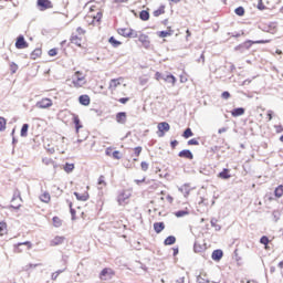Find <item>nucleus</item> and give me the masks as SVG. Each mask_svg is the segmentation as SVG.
<instances>
[{
  "mask_svg": "<svg viewBox=\"0 0 283 283\" xmlns=\"http://www.w3.org/2000/svg\"><path fill=\"white\" fill-rule=\"evenodd\" d=\"M86 8H88V12L84 17V24L85 25H101L103 21V13L104 11L101 9L98 3H87Z\"/></svg>",
  "mask_w": 283,
  "mask_h": 283,
  "instance_id": "nucleus-1",
  "label": "nucleus"
},
{
  "mask_svg": "<svg viewBox=\"0 0 283 283\" xmlns=\"http://www.w3.org/2000/svg\"><path fill=\"white\" fill-rule=\"evenodd\" d=\"M72 85L76 90H81V87H85L87 85V80L85 78V75L83 72L77 71L73 75Z\"/></svg>",
  "mask_w": 283,
  "mask_h": 283,
  "instance_id": "nucleus-2",
  "label": "nucleus"
},
{
  "mask_svg": "<svg viewBox=\"0 0 283 283\" xmlns=\"http://www.w3.org/2000/svg\"><path fill=\"white\" fill-rule=\"evenodd\" d=\"M282 0H259L258 10H275Z\"/></svg>",
  "mask_w": 283,
  "mask_h": 283,
  "instance_id": "nucleus-3",
  "label": "nucleus"
},
{
  "mask_svg": "<svg viewBox=\"0 0 283 283\" xmlns=\"http://www.w3.org/2000/svg\"><path fill=\"white\" fill-rule=\"evenodd\" d=\"M70 42L77 48H82L83 50L87 49V36L85 35L73 34L70 38Z\"/></svg>",
  "mask_w": 283,
  "mask_h": 283,
  "instance_id": "nucleus-4",
  "label": "nucleus"
},
{
  "mask_svg": "<svg viewBox=\"0 0 283 283\" xmlns=\"http://www.w3.org/2000/svg\"><path fill=\"white\" fill-rule=\"evenodd\" d=\"M132 198V190H123L117 196V202L120 207L129 205V199Z\"/></svg>",
  "mask_w": 283,
  "mask_h": 283,
  "instance_id": "nucleus-5",
  "label": "nucleus"
},
{
  "mask_svg": "<svg viewBox=\"0 0 283 283\" xmlns=\"http://www.w3.org/2000/svg\"><path fill=\"white\" fill-rule=\"evenodd\" d=\"M125 77L112 78L108 83V92H111V94H116V90L123 85Z\"/></svg>",
  "mask_w": 283,
  "mask_h": 283,
  "instance_id": "nucleus-6",
  "label": "nucleus"
},
{
  "mask_svg": "<svg viewBox=\"0 0 283 283\" xmlns=\"http://www.w3.org/2000/svg\"><path fill=\"white\" fill-rule=\"evenodd\" d=\"M118 34L120 36H124L125 39H138V32H136L134 29L124 28L117 30Z\"/></svg>",
  "mask_w": 283,
  "mask_h": 283,
  "instance_id": "nucleus-7",
  "label": "nucleus"
},
{
  "mask_svg": "<svg viewBox=\"0 0 283 283\" xmlns=\"http://www.w3.org/2000/svg\"><path fill=\"white\" fill-rule=\"evenodd\" d=\"M114 275H116V271H114V269L104 268L99 272V280H102V282H106V280H112V277H114Z\"/></svg>",
  "mask_w": 283,
  "mask_h": 283,
  "instance_id": "nucleus-8",
  "label": "nucleus"
},
{
  "mask_svg": "<svg viewBox=\"0 0 283 283\" xmlns=\"http://www.w3.org/2000/svg\"><path fill=\"white\" fill-rule=\"evenodd\" d=\"M52 105H54V102H52V99L49 97H44V98L40 99L39 102H36V104H35L38 109H50V107H52Z\"/></svg>",
  "mask_w": 283,
  "mask_h": 283,
  "instance_id": "nucleus-9",
  "label": "nucleus"
},
{
  "mask_svg": "<svg viewBox=\"0 0 283 283\" xmlns=\"http://www.w3.org/2000/svg\"><path fill=\"white\" fill-rule=\"evenodd\" d=\"M157 128H158L157 135L159 136V138H163L165 134H167V132L171 129V126H169V123L167 122H161L157 125Z\"/></svg>",
  "mask_w": 283,
  "mask_h": 283,
  "instance_id": "nucleus-10",
  "label": "nucleus"
},
{
  "mask_svg": "<svg viewBox=\"0 0 283 283\" xmlns=\"http://www.w3.org/2000/svg\"><path fill=\"white\" fill-rule=\"evenodd\" d=\"M139 43H142L143 48L146 50H149L151 48V40H149V35L145 33H140L139 35L137 34Z\"/></svg>",
  "mask_w": 283,
  "mask_h": 283,
  "instance_id": "nucleus-11",
  "label": "nucleus"
},
{
  "mask_svg": "<svg viewBox=\"0 0 283 283\" xmlns=\"http://www.w3.org/2000/svg\"><path fill=\"white\" fill-rule=\"evenodd\" d=\"M15 48L17 50H25L30 48V43L25 41V38L23 35H19L15 40Z\"/></svg>",
  "mask_w": 283,
  "mask_h": 283,
  "instance_id": "nucleus-12",
  "label": "nucleus"
},
{
  "mask_svg": "<svg viewBox=\"0 0 283 283\" xmlns=\"http://www.w3.org/2000/svg\"><path fill=\"white\" fill-rule=\"evenodd\" d=\"M263 32H268L269 34H275L277 32V23L270 22L263 27Z\"/></svg>",
  "mask_w": 283,
  "mask_h": 283,
  "instance_id": "nucleus-13",
  "label": "nucleus"
},
{
  "mask_svg": "<svg viewBox=\"0 0 283 283\" xmlns=\"http://www.w3.org/2000/svg\"><path fill=\"white\" fill-rule=\"evenodd\" d=\"M65 242V237L56 235L50 241V247H61Z\"/></svg>",
  "mask_w": 283,
  "mask_h": 283,
  "instance_id": "nucleus-14",
  "label": "nucleus"
},
{
  "mask_svg": "<svg viewBox=\"0 0 283 283\" xmlns=\"http://www.w3.org/2000/svg\"><path fill=\"white\" fill-rule=\"evenodd\" d=\"M115 120L119 125H125L127 123V113L126 112H119L115 115Z\"/></svg>",
  "mask_w": 283,
  "mask_h": 283,
  "instance_id": "nucleus-15",
  "label": "nucleus"
},
{
  "mask_svg": "<svg viewBox=\"0 0 283 283\" xmlns=\"http://www.w3.org/2000/svg\"><path fill=\"white\" fill-rule=\"evenodd\" d=\"M74 196L77 198V200H81L82 202L90 200V193L87 192V190L75 191Z\"/></svg>",
  "mask_w": 283,
  "mask_h": 283,
  "instance_id": "nucleus-16",
  "label": "nucleus"
},
{
  "mask_svg": "<svg viewBox=\"0 0 283 283\" xmlns=\"http://www.w3.org/2000/svg\"><path fill=\"white\" fill-rule=\"evenodd\" d=\"M38 6L40 8V10H50L51 8H53L52 6V1L50 0H38Z\"/></svg>",
  "mask_w": 283,
  "mask_h": 283,
  "instance_id": "nucleus-17",
  "label": "nucleus"
},
{
  "mask_svg": "<svg viewBox=\"0 0 283 283\" xmlns=\"http://www.w3.org/2000/svg\"><path fill=\"white\" fill-rule=\"evenodd\" d=\"M21 247H27V249H32V243L30 241L18 243L17 245H14V253H23V250H21Z\"/></svg>",
  "mask_w": 283,
  "mask_h": 283,
  "instance_id": "nucleus-18",
  "label": "nucleus"
},
{
  "mask_svg": "<svg viewBox=\"0 0 283 283\" xmlns=\"http://www.w3.org/2000/svg\"><path fill=\"white\" fill-rule=\"evenodd\" d=\"M80 105H84V107L90 106V103H92V98H90V95L84 94L78 97Z\"/></svg>",
  "mask_w": 283,
  "mask_h": 283,
  "instance_id": "nucleus-19",
  "label": "nucleus"
},
{
  "mask_svg": "<svg viewBox=\"0 0 283 283\" xmlns=\"http://www.w3.org/2000/svg\"><path fill=\"white\" fill-rule=\"evenodd\" d=\"M39 198H40L41 202H44L45 205H50V202L52 200V196L46 190L42 191V193L40 195Z\"/></svg>",
  "mask_w": 283,
  "mask_h": 283,
  "instance_id": "nucleus-20",
  "label": "nucleus"
},
{
  "mask_svg": "<svg viewBox=\"0 0 283 283\" xmlns=\"http://www.w3.org/2000/svg\"><path fill=\"white\" fill-rule=\"evenodd\" d=\"M179 158H187V160H193V154L189 149H184L178 154Z\"/></svg>",
  "mask_w": 283,
  "mask_h": 283,
  "instance_id": "nucleus-21",
  "label": "nucleus"
},
{
  "mask_svg": "<svg viewBox=\"0 0 283 283\" xmlns=\"http://www.w3.org/2000/svg\"><path fill=\"white\" fill-rule=\"evenodd\" d=\"M42 55H43V50L41 48L34 49L30 54L32 61H36V59H41Z\"/></svg>",
  "mask_w": 283,
  "mask_h": 283,
  "instance_id": "nucleus-22",
  "label": "nucleus"
},
{
  "mask_svg": "<svg viewBox=\"0 0 283 283\" xmlns=\"http://www.w3.org/2000/svg\"><path fill=\"white\" fill-rule=\"evenodd\" d=\"M73 123L75 125V132L78 134V132L83 129V124H81V118L78 115H73Z\"/></svg>",
  "mask_w": 283,
  "mask_h": 283,
  "instance_id": "nucleus-23",
  "label": "nucleus"
},
{
  "mask_svg": "<svg viewBox=\"0 0 283 283\" xmlns=\"http://www.w3.org/2000/svg\"><path fill=\"white\" fill-rule=\"evenodd\" d=\"M224 255V253L222 252V250H214L212 252V260H214L216 262H220V260H222V256Z\"/></svg>",
  "mask_w": 283,
  "mask_h": 283,
  "instance_id": "nucleus-24",
  "label": "nucleus"
},
{
  "mask_svg": "<svg viewBox=\"0 0 283 283\" xmlns=\"http://www.w3.org/2000/svg\"><path fill=\"white\" fill-rule=\"evenodd\" d=\"M154 231L156 233H163V231H165V222H155L154 223Z\"/></svg>",
  "mask_w": 283,
  "mask_h": 283,
  "instance_id": "nucleus-25",
  "label": "nucleus"
},
{
  "mask_svg": "<svg viewBox=\"0 0 283 283\" xmlns=\"http://www.w3.org/2000/svg\"><path fill=\"white\" fill-rule=\"evenodd\" d=\"M218 178H221V180H229V178H231L229 169L224 168L221 172H219Z\"/></svg>",
  "mask_w": 283,
  "mask_h": 283,
  "instance_id": "nucleus-26",
  "label": "nucleus"
},
{
  "mask_svg": "<svg viewBox=\"0 0 283 283\" xmlns=\"http://www.w3.org/2000/svg\"><path fill=\"white\" fill-rule=\"evenodd\" d=\"M231 116H233L234 118H238V116H244V108H234L233 111H231Z\"/></svg>",
  "mask_w": 283,
  "mask_h": 283,
  "instance_id": "nucleus-27",
  "label": "nucleus"
},
{
  "mask_svg": "<svg viewBox=\"0 0 283 283\" xmlns=\"http://www.w3.org/2000/svg\"><path fill=\"white\" fill-rule=\"evenodd\" d=\"M0 235H8V223L6 221L0 222Z\"/></svg>",
  "mask_w": 283,
  "mask_h": 283,
  "instance_id": "nucleus-28",
  "label": "nucleus"
},
{
  "mask_svg": "<svg viewBox=\"0 0 283 283\" xmlns=\"http://www.w3.org/2000/svg\"><path fill=\"white\" fill-rule=\"evenodd\" d=\"M171 34H172L171 28H168V31L157 32V36H159V39H166V36H171Z\"/></svg>",
  "mask_w": 283,
  "mask_h": 283,
  "instance_id": "nucleus-29",
  "label": "nucleus"
},
{
  "mask_svg": "<svg viewBox=\"0 0 283 283\" xmlns=\"http://www.w3.org/2000/svg\"><path fill=\"white\" fill-rule=\"evenodd\" d=\"M108 43L112 44L113 48H120V45H123V42L116 40L114 36L108 39Z\"/></svg>",
  "mask_w": 283,
  "mask_h": 283,
  "instance_id": "nucleus-30",
  "label": "nucleus"
},
{
  "mask_svg": "<svg viewBox=\"0 0 283 283\" xmlns=\"http://www.w3.org/2000/svg\"><path fill=\"white\" fill-rule=\"evenodd\" d=\"M165 247H171V244H176V237L169 235L164 241Z\"/></svg>",
  "mask_w": 283,
  "mask_h": 283,
  "instance_id": "nucleus-31",
  "label": "nucleus"
},
{
  "mask_svg": "<svg viewBox=\"0 0 283 283\" xmlns=\"http://www.w3.org/2000/svg\"><path fill=\"white\" fill-rule=\"evenodd\" d=\"M28 129H30V125L28 124H23L20 135L22 136V138H27L28 137Z\"/></svg>",
  "mask_w": 283,
  "mask_h": 283,
  "instance_id": "nucleus-32",
  "label": "nucleus"
},
{
  "mask_svg": "<svg viewBox=\"0 0 283 283\" xmlns=\"http://www.w3.org/2000/svg\"><path fill=\"white\" fill-rule=\"evenodd\" d=\"M164 81L166 83H170L172 86L176 85V76H174L172 74H169L166 77H164Z\"/></svg>",
  "mask_w": 283,
  "mask_h": 283,
  "instance_id": "nucleus-33",
  "label": "nucleus"
},
{
  "mask_svg": "<svg viewBox=\"0 0 283 283\" xmlns=\"http://www.w3.org/2000/svg\"><path fill=\"white\" fill-rule=\"evenodd\" d=\"M274 196H275V198H282V196H283V185H280L279 187L275 188Z\"/></svg>",
  "mask_w": 283,
  "mask_h": 283,
  "instance_id": "nucleus-34",
  "label": "nucleus"
},
{
  "mask_svg": "<svg viewBox=\"0 0 283 283\" xmlns=\"http://www.w3.org/2000/svg\"><path fill=\"white\" fill-rule=\"evenodd\" d=\"M139 19H142V21H149V11L147 10L140 11Z\"/></svg>",
  "mask_w": 283,
  "mask_h": 283,
  "instance_id": "nucleus-35",
  "label": "nucleus"
},
{
  "mask_svg": "<svg viewBox=\"0 0 283 283\" xmlns=\"http://www.w3.org/2000/svg\"><path fill=\"white\" fill-rule=\"evenodd\" d=\"M53 227L60 228L63 227V220H61L59 217L52 218Z\"/></svg>",
  "mask_w": 283,
  "mask_h": 283,
  "instance_id": "nucleus-36",
  "label": "nucleus"
},
{
  "mask_svg": "<svg viewBox=\"0 0 283 283\" xmlns=\"http://www.w3.org/2000/svg\"><path fill=\"white\" fill-rule=\"evenodd\" d=\"M63 169L66 174H72L74 171V164L66 163Z\"/></svg>",
  "mask_w": 283,
  "mask_h": 283,
  "instance_id": "nucleus-37",
  "label": "nucleus"
},
{
  "mask_svg": "<svg viewBox=\"0 0 283 283\" xmlns=\"http://www.w3.org/2000/svg\"><path fill=\"white\" fill-rule=\"evenodd\" d=\"M97 185L98 187H101V189H103V187H107V181H105V176L101 175L98 180H97Z\"/></svg>",
  "mask_w": 283,
  "mask_h": 283,
  "instance_id": "nucleus-38",
  "label": "nucleus"
},
{
  "mask_svg": "<svg viewBox=\"0 0 283 283\" xmlns=\"http://www.w3.org/2000/svg\"><path fill=\"white\" fill-rule=\"evenodd\" d=\"M154 17H160L165 14V6H160L157 10L153 12Z\"/></svg>",
  "mask_w": 283,
  "mask_h": 283,
  "instance_id": "nucleus-39",
  "label": "nucleus"
},
{
  "mask_svg": "<svg viewBox=\"0 0 283 283\" xmlns=\"http://www.w3.org/2000/svg\"><path fill=\"white\" fill-rule=\"evenodd\" d=\"M180 191L184 192L185 198H188L189 193L191 192V188H189V185H184Z\"/></svg>",
  "mask_w": 283,
  "mask_h": 283,
  "instance_id": "nucleus-40",
  "label": "nucleus"
},
{
  "mask_svg": "<svg viewBox=\"0 0 283 283\" xmlns=\"http://www.w3.org/2000/svg\"><path fill=\"white\" fill-rule=\"evenodd\" d=\"M245 10H244V7H238L235 10H234V13L237 14V17H244L245 14Z\"/></svg>",
  "mask_w": 283,
  "mask_h": 283,
  "instance_id": "nucleus-41",
  "label": "nucleus"
},
{
  "mask_svg": "<svg viewBox=\"0 0 283 283\" xmlns=\"http://www.w3.org/2000/svg\"><path fill=\"white\" fill-rule=\"evenodd\" d=\"M9 67H10L11 74H17V72L19 71V65L14 62H11Z\"/></svg>",
  "mask_w": 283,
  "mask_h": 283,
  "instance_id": "nucleus-42",
  "label": "nucleus"
},
{
  "mask_svg": "<svg viewBox=\"0 0 283 283\" xmlns=\"http://www.w3.org/2000/svg\"><path fill=\"white\" fill-rule=\"evenodd\" d=\"M205 250V247L200 245V243L196 242L193 245V251L195 253H202V251Z\"/></svg>",
  "mask_w": 283,
  "mask_h": 283,
  "instance_id": "nucleus-43",
  "label": "nucleus"
},
{
  "mask_svg": "<svg viewBox=\"0 0 283 283\" xmlns=\"http://www.w3.org/2000/svg\"><path fill=\"white\" fill-rule=\"evenodd\" d=\"M6 125H8V122L4 117H0V132H6Z\"/></svg>",
  "mask_w": 283,
  "mask_h": 283,
  "instance_id": "nucleus-44",
  "label": "nucleus"
},
{
  "mask_svg": "<svg viewBox=\"0 0 283 283\" xmlns=\"http://www.w3.org/2000/svg\"><path fill=\"white\" fill-rule=\"evenodd\" d=\"M184 138H191V136H193V132L191 130V128H187L184 134H182Z\"/></svg>",
  "mask_w": 283,
  "mask_h": 283,
  "instance_id": "nucleus-45",
  "label": "nucleus"
},
{
  "mask_svg": "<svg viewBox=\"0 0 283 283\" xmlns=\"http://www.w3.org/2000/svg\"><path fill=\"white\" fill-rule=\"evenodd\" d=\"M112 158H114V160H120V158H123V154H120L118 150H114Z\"/></svg>",
  "mask_w": 283,
  "mask_h": 283,
  "instance_id": "nucleus-46",
  "label": "nucleus"
},
{
  "mask_svg": "<svg viewBox=\"0 0 283 283\" xmlns=\"http://www.w3.org/2000/svg\"><path fill=\"white\" fill-rule=\"evenodd\" d=\"M260 242H261V244H264V247H265V249H266V247H269V237L263 235V237L260 239Z\"/></svg>",
  "mask_w": 283,
  "mask_h": 283,
  "instance_id": "nucleus-47",
  "label": "nucleus"
},
{
  "mask_svg": "<svg viewBox=\"0 0 283 283\" xmlns=\"http://www.w3.org/2000/svg\"><path fill=\"white\" fill-rule=\"evenodd\" d=\"M134 154H135L136 158H138V156H140V154H143V147H140V146L135 147Z\"/></svg>",
  "mask_w": 283,
  "mask_h": 283,
  "instance_id": "nucleus-48",
  "label": "nucleus"
},
{
  "mask_svg": "<svg viewBox=\"0 0 283 283\" xmlns=\"http://www.w3.org/2000/svg\"><path fill=\"white\" fill-rule=\"evenodd\" d=\"M42 161H43L44 165H54L53 159L50 158V157H44V158L42 159Z\"/></svg>",
  "mask_w": 283,
  "mask_h": 283,
  "instance_id": "nucleus-49",
  "label": "nucleus"
},
{
  "mask_svg": "<svg viewBox=\"0 0 283 283\" xmlns=\"http://www.w3.org/2000/svg\"><path fill=\"white\" fill-rule=\"evenodd\" d=\"M48 54L49 56H56V54H59V49H51Z\"/></svg>",
  "mask_w": 283,
  "mask_h": 283,
  "instance_id": "nucleus-50",
  "label": "nucleus"
},
{
  "mask_svg": "<svg viewBox=\"0 0 283 283\" xmlns=\"http://www.w3.org/2000/svg\"><path fill=\"white\" fill-rule=\"evenodd\" d=\"M76 32L78 34L77 36H85V29L80 27L76 29Z\"/></svg>",
  "mask_w": 283,
  "mask_h": 283,
  "instance_id": "nucleus-51",
  "label": "nucleus"
},
{
  "mask_svg": "<svg viewBox=\"0 0 283 283\" xmlns=\"http://www.w3.org/2000/svg\"><path fill=\"white\" fill-rule=\"evenodd\" d=\"M140 167L143 171H147V169H149V164H147V161H142Z\"/></svg>",
  "mask_w": 283,
  "mask_h": 283,
  "instance_id": "nucleus-52",
  "label": "nucleus"
},
{
  "mask_svg": "<svg viewBox=\"0 0 283 283\" xmlns=\"http://www.w3.org/2000/svg\"><path fill=\"white\" fill-rule=\"evenodd\" d=\"M118 103H122V105H127V103H129V97H122L118 99Z\"/></svg>",
  "mask_w": 283,
  "mask_h": 283,
  "instance_id": "nucleus-53",
  "label": "nucleus"
},
{
  "mask_svg": "<svg viewBox=\"0 0 283 283\" xmlns=\"http://www.w3.org/2000/svg\"><path fill=\"white\" fill-rule=\"evenodd\" d=\"M222 98H224V101H228V98H231V93H229L228 91H224L222 94H221Z\"/></svg>",
  "mask_w": 283,
  "mask_h": 283,
  "instance_id": "nucleus-54",
  "label": "nucleus"
},
{
  "mask_svg": "<svg viewBox=\"0 0 283 283\" xmlns=\"http://www.w3.org/2000/svg\"><path fill=\"white\" fill-rule=\"evenodd\" d=\"M188 145L198 146V145H200V142H198V139H196V138H192V139L188 140Z\"/></svg>",
  "mask_w": 283,
  "mask_h": 283,
  "instance_id": "nucleus-55",
  "label": "nucleus"
},
{
  "mask_svg": "<svg viewBox=\"0 0 283 283\" xmlns=\"http://www.w3.org/2000/svg\"><path fill=\"white\" fill-rule=\"evenodd\" d=\"M70 209H71L72 220H76V210H74V209L72 208V203H70Z\"/></svg>",
  "mask_w": 283,
  "mask_h": 283,
  "instance_id": "nucleus-56",
  "label": "nucleus"
},
{
  "mask_svg": "<svg viewBox=\"0 0 283 283\" xmlns=\"http://www.w3.org/2000/svg\"><path fill=\"white\" fill-rule=\"evenodd\" d=\"M105 154H106V156L113 157L114 149H112V147H108V148H106Z\"/></svg>",
  "mask_w": 283,
  "mask_h": 283,
  "instance_id": "nucleus-57",
  "label": "nucleus"
},
{
  "mask_svg": "<svg viewBox=\"0 0 283 283\" xmlns=\"http://www.w3.org/2000/svg\"><path fill=\"white\" fill-rule=\"evenodd\" d=\"M155 78H156V81H163V78L165 80V77H163V73H160V72L155 73Z\"/></svg>",
  "mask_w": 283,
  "mask_h": 283,
  "instance_id": "nucleus-58",
  "label": "nucleus"
},
{
  "mask_svg": "<svg viewBox=\"0 0 283 283\" xmlns=\"http://www.w3.org/2000/svg\"><path fill=\"white\" fill-rule=\"evenodd\" d=\"M274 128L276 129V134H282V132H283L282 125H275Z\"/></svg>",
  "mask_w": 283,
  "mask_h": 283,
  "instance_id": "nucleus-59",
  "label": "nucleus"
},
{
  "mask_svg": "<svg viewBox=\"0 0 283 283\" xmlns=\"http://www.w3.org/2000/svg\"><path fill=\"white\" fill-rule=\"evenodd\" d=\"M266 117H268V122L273 120V111H268Z\"/></svg>",
  "mask_w": 283,
  "mask_h": 283,
  "instance_id": "nucleus-60",
  "label": "nucleus"
},
{
  "mask_svg": "<svg viewBox=\"0 0 283 283\" xmlns=\"http://www.w3.org/2000/svg\"><path fill=\"white\" fill-rule=\"evenodd\" d=\"M179 78H180V83H187V81H188L187 74L180 75Z\"/></svg>",
  "mask_w": 283,
  "mask_h": 283,
  "instance_id": "nucleus-61",
  "label": "nucleus"
},
{
  "mask_svg": "<svg viewBox=\"0 0 283 283\" xmlns=\"http://www.w3.org/2000/svg\"><path fill=\"white\" fill-rule=\"evenodd\" d=\"M170 147H171V149H176V147H178V140H172V142H170Z\"/></svg>",
  "mask_w": 283,
  "mask_h": 283,
  "instance_id": "nucleus-62",
  "label": "nucleus"
},
{
  "mask_svg": "<svg viewBox=\"0 0 283 283\" xmlns=\"http://www.w3.org/2000/svg\"><path fill=\"white\" fill-rule=\"evenodd\" d=\"M166 200L169 202V205H174V197H171V195H167Z\"/></svg>",
  "mask_w": 283,
  "mask_h": 283,
  "instance_id": "nucleus-63",
  "label": "nucleus"
},
{
  "mask_svg": "<svg viewBox=\"0 0 283 283\" xmlns=\"http://www.w3.org/2000/svg\"><path fill=\"white\" fill-rule=\"evenodd\" d=\"M252 43H254V44H264V43H269V40H258V41H254Z\"/></svg>",
  "mask_w": 283,
  "mask_h": 283,
  "instance_id": "nucleus-64",
  "label": "nucleus"
}]
</instances>
